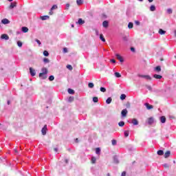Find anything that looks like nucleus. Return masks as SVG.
I'll use <instances>...</instances> for the list:
<instances>
[{
  "instance_id": "f257e3e1",
  "label": "nucleus",
  "mask_w": 176,
  "mask_h": 176,
  "mask_svg": "<svg viewBox=\"0 0 176 176\" xmlns=\"http://www.w3.org/2000/svg\"><path fill=\"white\" fill-rule=\"evenodd\" d=\"M42 72L40 73V76H42V75H44V78H47V69H46V67H43L41 69Z\"/></svg>"
},
{
  "instance_id": "f03ea898",
  "label": "nucleus",
  "mask_w": 176,
  "mask_h": 176,
  "mask_svg": "<svg viewBox=\"0 0 176 176\" xmlns=\"http://www.w3.org/2000/svg\"><path fill=\"white\" fill-rule=\"evenodd\" d=\"M129 113V111H127V109H124L121 111V115L122 118H126L127 116V113Z\"/></svg>"
},
{
  "instance_id": "7ed1b4c3",
  "label": "nucleus",
  "mask_w": 176,
  "mask_h": 176,
  "mask_svg": "<svg viewBox=\"0 0 176 176\" xmlns=\"http://www.w3.org/2000/svg\"><path fill=\"white\" fill-rule=\"evenodd\" d=\"M140 78H144L146 80H152V77L148 75H139Z\"/></svg>"
},
{
  "instance_id": "20e7f679",
  "label": "nucleus",
  "mask_w": 176,
  "mask_h": 176,
  "mask_svg": "<svg viewBox=\"0 0 176 176\" xmlns=\"http://www.w3.org/2000/svg\"><path fill=\"white\" fill-rule=\"evenodd\" d=\"M116 57L119 60L120 63H123V61H124V60L123 59V57H122L120 54H116Z\"/></svg>"
},
{
  "instance_id": "39448f33",
  "label": "nucleus",
  "mask_w": 176,
  "mask_h": 176,
  "mask_svg": "<svg viewBox=\"0 0 176 176\" xmlns=\"http://www.w3.org/2000/svg\"><path fill=\"white\" fill-rule=\"evenodd\" d=\"M47 130V126L45 125L41 130L43 135H46V131Z\"/></svg>"
},
{
  "instance_id": "423d86ee",
  "label": "nucleus",
  "mask_w": 176,
  "mask_h": 176,
  "mask_svg": "<svg viewBox=\"0 0 176 176\" xmlns=\"http://www.w3.org/2000/svg\"><path fill=\"white\" fill-rule=\"evenodd\" d=\"M30 72L32 76H35V75H36V73L35 72V69H32V67H30Z\"/></svg>"
},
{
  "instance_id": "0eeeda50",
  "label": "nucleus",
  "mask_w": 176,
  "mask_h": 176,
  "mask_svg": "<svg viewBox=\"0 0 176 176\" xmlns=\"http://www.w3.org/2000/svg\"><path fill=\"white\" fill-rule=\"evenodd\" d=\"M1 39H5V41H8L9 39V36L6 34H3L1 36Z\"/></svg>"
},
{
  "instance_id": "6e6552de",
  "label": "nucleus",
  "mask_w": 176,
  "mask_h": 176,
  "mask_svg": "<svg viewBox=\"0 0 176 176\" xmlns=\"http://www.w3.org/2000/svg\"><path fill=\"white\" fill-rule=\"evenodd\" d=\"M102 26H103L104 28H108V27H109V22H108V21H103V23H102Z\"/></svg>"
},
{
  "instance_id": "1a4fd4ad",
  "label": "nucleus",
  "mask_w": 176,
  "mask_h": 176,
  "mask_svg": "<svg viewBox=\"0 0 176 176\" xmlns=\"http://www.w3.org/2000/svg\"><path fill=\"white\" fill-rule=\"evenodd\" d=\"M144 105L146 107V109H153V106L149 103H145Z\"/></svg>"
},
{
  "instance_id": "9d476101",
  "label": "nucleus",
  "mask_w": 176,
  "mask_h": 176,
  "mask_svg": "<svg viewBox=\"0 0 176 176\" xmlns=\"http://www.w3.org/2000/svg\"><path fill=\"white\" fill-rule=\"evenodd\" d=\"M76 24H79L80 25H82L85 24V21L82 19H78V21L76 23Z\"/></svg>"
},
{
  "instance_id": "9b49d317",
  "label": "nucleus",
  "mask_w": 176,
  "mask_h": 176,
  "mask_svg": "<svg viewBox=\"0 0 176 176\" xmlns=\"http://www.w3.org/2000/svg\"><path fill=\"white\" fill-rule=\"evenodd\" d=\"M171 155V152L170 151H168L164 154L165 159H167V157H170V155Z\"/></svg>"
},
{
  "instance_id": "f8f14e48",
  "label": "nucleus",
  "mask_w": 176,
  "mask_h": 176,
  "mask_svg": "<svg viewBox=\"0 0 176 176\" xmlns=\"http://www.w3.org/2000/svg\"><path fill=\"white\" fill-rule=\"evenodd\" d=\"M16 6H17V3L16 2L11 3L10 6H9V8L13 9V8H16Z\"/></svg>"
},
{
  "instance_id": "ddd939ff",
  "label": "nucleus",
  "mask_w": 176,
  "mask_h": 176,
  "mask_svg": "<svg viewBox=\"0 0 176 176\" xmlns=\"http://www.w3.org/2000/svg\"><path fill=\"white\" fill-rule=\"evenodd\" d=\"M132 123L134 126H137V125H138V120H137V119H135V118H133Z\"/></svg>"
},
{
  "instance_id": "4468645a",
  "label": "nucleus",
  "mask_w": 176,
  "mask_h": 176,
  "mask_svg": "<svg viewBox=\"0 0 176 176\" xmlns=\"http://www.w3.org/2000/svg\"><path fill=\"white\" fill-rule=\"evenodd\" d=\"M158 34H160V35H164L166 34V30H163V29H160L158 31Z\"/></svg>"
},
{
  "instance_id": "2eb2a0df",
  "label": "nucleus",
  "mask_w": 176,
  "mask_h": 176,
  "mask_svg": "<svg viewBox=\"0 0 176 176\" xmlns=\"http://www.w3.org/2000/svg\"><path fill=\"white\" fill-rule=\"evenodd\" d=\"M161 123H166V116H162L160 117Z\"/></svg>"
},
{
  "instance_id": "dca6fc26",
  "label": "nucleus",
  "mask_w": 176,
  "mask_h": 176,
  "mask_svg": "<svg viewBox=\"0 0 176 176\" xmlns=\"http://www.w3.org/2000/svg\"><path fill=\"white\" fill-rule=\"evenodd\" d=\"M1 23L3 24H9L10 21H9L7 19H2Z\"/></svg>"
},
{
  "instance_id": "f3484780",
  "label": "nucleus",
  "mask_w": 176,
  "mask_h": 176,
  "mask_svg": "<svg viewBox=\"0 0 176 176\" xmlns=\"http://www.w3.org/2000/svg\"><path fill=\"white\" fill-rule=\"evenodd\" d=\"M153 78H155V79H162V76L159 74H154Z\"/></svg>"
},
{
  "instance_id": "a211bd4d",
  "label": "nucleus",
  "mask_w": 176,
  "mask_h": 176,
  "mask_svg": "<svg viewBox=\"0 0 176 176\" xmlns=\"http://www.w3.org/2000/svg\"><path fill=\"white\" fill-rule=\"evenodd\" d=\"M157 155H159V156H163V155H164V152L163 151V150H159L157 151Z\"/></svg>"
},
{
  "instance_id": "6ab92c4d",
  "label": "nucleus",
  "mask_w": 176,
  "mask_h": 176,
  "mask_svg": "<svg viewBox=\"0 0 176 176\" xmlns=\"http://www.w3.org/2000/svg\"><path fill=\"white\" fill-rule=\"evenodd\" d=\"M148 124H152L153 123V118L151 117L148 119Z\"/></svg>"
},
{
  "instance_id": "aec40b11",
  "label": "nucleus",
  "mask_w": 176,
  "mask_h": 176,
  "mask_svg": "<svg viewBox=\"0 0 176 176\" xmlns=\"http://www.w3.org/2000/svg\"><path fill=\"white\" fill-rule=\"evenodd\" d=\"M21 30L23 32H25V33L28 32V28L27 27H22Z\"/></svg>"
},
{
  "instance_id": "412c9836",
  "label": "nucleus",
  "mask_w": 176,
  "mask_h": 176,
  "mask_svg": "<svg viewBox=\"0 0 176 176\" xmlns=\"http://www.w3.org/2000/svg\"><path fill=\"white\" fill-rule=\"evenodd\" d=\"M114 75H115L116 78H122V74H120V73H119V72L114 73Z\"/></svg>"
},
{
  "instance_id": "4be33fe9",
  "label": "nucleus",
  "mask_w": 176,
  "mask_h": 176,
  "mask_svg": "<svg viewBox=\"0 0 176 176\" xmlns=\"http://www.w3.org/2000/svg\"><path fill=\"white\" fill-rule=\"evenodd\" d=\"M107 104H111L112 102V98L109 97L106 100Z\"/></svg>"
},
{
  "instance_id": "5701e85b",
  "label": "nucleus",
  "mask_w": 176,
  "mask_h": 176,
  "mask_svg": "<svg viewBox=\"0 0 176 176\" xmlns=\"http://www.w3.org/2000/svg\"><path fill=\"white\" fill-rule=\"evenodd\" d=\"M97 159L96 158V157H92L91 159V162L92 163V164H94L96 162Z\"/></svg>"
},
{
  "instance_id": "b1692460",
  "label": "nucleus",
  "mask_w": 176,
  "mask_h": 176,
  "mask_svg": "<svg viewBox=\"0 0 176 176\" xmlns=\"http://www.w3.org/2000/svg\"><path fill=\"white\" fill-rule=\"evenodd\" d=\"M120 98L122 100H126V94H121V96H120Z\"/></svg>"
},
{
  "instance_id": "393cba45",
  "label": "nucleus",
  "mask_w": 176,
  "mask_h": 176,
  "mask_svg": "<svg viewBox=\"0 0 176 176\" xmlns=\"http://www.w3.org/2000/svg\"><path fill=\"white\" fill-rule=\"evenodd\" d=\"M67 91H68L69 94H74V93H75V91H74V89H68Z\"/></svg>"
},
{
  "instance_id": "a878e982",
  "label": "nucleus",
  "mask_w": 176,
  "mask_h": 176,
  "mask_svg": "<svg viewBox=\"0 0 176 176\" xmlns=\"http://www.w3.org/2000/svg\"><path fill=\"white\" fill-rule=\"evenodd\" d=\"M40 19L41 20H47V19H49V16H47V15L43 16H41Z\"/></svg>"
},
{
  "instance_id": "bb28decb",
  "label": "nucleus",
  "mask_w": 176,
  "mask_h": 176,
  "mask_svg": "<svg viewBox=\"0 0 176 176\" xmlns=\"http://www.w3.org/2000/svg\"><path fill=\"white\" fill-rule=\"evenodd\" d=\"M150 10L151 12H155L156 10V7H155V6H151L150 7Z\"/></svg>"
},
{
  "instance_id": "cd10ccee",
  "label": "nucleus",
  "mask_w": 176,
  "mask_h": 176,
  "mask_svg": "<svg viewBox=\"0 0 176 176\" xmlns=\"http://www.w3.org/2000/svg\"><path fill=\"white\" fill-rule=\"evenodd\" d=\"M100 39L102 42H105V38H104V35L100 34Z\"/></svg>"
},
{
  "instance_id": "c85d7f7f",
  "label": "nucleus",
  "mask_w": 176,
  "mask_h": 176,
  "mask_svg": "<svg viewBox=\"0 0 176 176\" xmlns=\"http://www.w3.org/2000/svg\"><path fill=\"white\" fill-rule=\"evenodd\" d=\"M155 71H157V72H160V71H162V67H160V66H157L155 68Z\"/></svg>"
},
{
  "instance_id": "c756f323",
  "label": "nucleus",
  "mask_w": 176,
  "mask_h": 176,
  "mask_svg": "<svg viewBox=\"0 0 176 176\" xmlns=\"http://www.w3.org/2000/svg\"><path fill=\"white\" fill-rule=\"evenodd\" d=\"M133 27H134V25L133 24V23H131V22L129 23V24H128V28L131 29V28H133Z\"/></svg>"
},
{
  "instance_id": "7c9ffc66",
  "label": "nucleus",
  "mask_w": 176,
  "mask_h": 176,
  "mask_svg": "<svg viewBox=\"0 0 176 176\" xmlns=\"http://www.w3.org/2000/svg\"><path fill=\"white\" fill-rule=\"evenodd\" d=\"M88 87H89V89H93V87H94V84L93 82H89L88 84Z\"/></svg>"
},
{
  "instance_id": "2f4dec72",
  "label": "nucleus",
  "mask_w": 176,
  "mask_h": 176,
  "mask_svg": "<svg viewBox=\"0 0 176 176\" xmlns=\"http://www.w3.org/2000/svg\"><path fill=\"white\" fill-rule=\"evenodd\" d=\"M118 125L120 126V127H123V126H124V122L120 121V122L118 123Z\"/></svg>"
},
{
  "instance_id": "473e14b6",
  "label": "nucleus",
  "mask_w": 176,
  "mask_h": 176,
  "mask_svg": "<svg viewBox=\"0 0 176 176\" xmlns=\"http://www.w3.org/2000/svg\"><path fill=\"white\" fill-rule=\"evenodd\" d=\"M100 152H101V149H100V148H96V153L97 155H100Z\"/></svg>"
},
{
  "instance_id": "72a5a7b5",
  "label": "nucleus",
  "mask_w": 176,
  "mask_h": 176,
  "mask_svg": "<svg viewBox=\"0 0 176 176\" xmlns=\"http://www.w3.org/2000/svg\"><path fill=\"white\" fill-rule=\"evenodd\" d=\"M66 67L67 68V69H69V71H72L73 69L72 65H67Z\"/></svg>"
},
{
  "instance_id": "f704fd0d",
  "label": "nucleus",
  "mask_w": 176,
  "mask_h": 176,
  "mask_svg": "<svg viewBox=\"0 0 176 176\" xmlns=\"http://www.w3.org/2000/svg\"><path fill=\"white\" fill-rule=\"evenodd\" d=\"M43 55L45 56V57H47L49 56V52H47V50H45L43 52Z\"/></svg>"
},
{
  "instance_id": "c9c22d12",
  "label": "nucleus",
  "mask_w": 176,
  "mask_h": 176,
  "mask_svg": "<svg viewBox=\"0 0 176 176\" xmlns=\"http://www.w3.org/2000/svg\"><path fill=\"white\" fill-rule=\"evenodd\" d=\"M76 3H77V5H82V3H83V1L82 0H76Z\"/></svg>"
},
{
  "instance_id": "e433bc0d",
  "label": "nucleus",
  "mask_w": 176,
  "mask_h": 176,
  "mask_svg": "<svg viewBox=\"0 0 176 176\" xmlns=\"http://www.w3.org/2000/svg\"><path fill=\"white\" fill-rule=\"evenodd\" d=\"M125 107L126 108H130V107H131V104L130 103V102H127L125 104Z\"/></svg>"
},
{
  "instance_id": "4c0bfd02",
  "label": "nucleus",
  "mask_w": 176,
  "mask_h": 176,
  "mask_svg": "<svg viewBox=\"0 0 176 176\" xmlns=\"http://www.w3.org/2000/svg\"><path fill=\"white\" fill-rule=\"evenodd\" d=\"M130 134V132L129 131H124V137H128Z\"/></svg>"
},
{
  "instance_id": "58836bf2",
  "label": "nucleus",
  "mask_w": 176,
  "mask_h": 176,
  "mask_svg": "<svg viewBox=\"0 0 176 176\" xmlns=\"http://www.w3.org/2000/svg\"><path fill=\"white\" fill-rule=\"evenodd\" d=\"M50 60H49V59L47 58H45L43 59V62L45 63V64H47V63H50Z\"/></svg>"
},
{
  "instance_id": "ea45409f",
  "label": "nucleus",
  "mask_w": 176,
  "mask_h": 176,
  "mask_svg": "<svg viewBox=\"0 0 176 176\" xmlns=\"http://www.w3.org/2000/svg\"><path fill=\"white\" fill-rule=\"evenodd\" d=\"M94 102H98V97H94L93 98Z\"/></svg>"
},
{
  "instance_id": "a19ab883",
  "label": "nucleus",
  "mask_w": 176,
  "mask_h": 176,
  "mask_svg": "<svg viewBox=\"0 0 176 176\" xmlns=\"http://www.w3.org/2000/svg\"><path fill=\"white\" fill-rule=\"evenodd\" d=\"M49 80H50V82L54 80V76H50L49 77Z\"/></svg>"
},
{
  "instance_id": "79ce46f5",
  "label": "nucleus",
  "mask_w": 176,
  "mask_h": 176,
  "mask_svg": "<svg viewBox=\"0 0 176 176\" xmlns=\"http://www.w3.org/2000/svg\"><path fill=\"white\" fill-rule=\"evenodd\" d=\"M100 91H102V93H105V91H107V89H105L104 87H100Z\"/></svg>"
},
{
  "instance_id": "37998d69",
  "label": "nucleus",
  "mask_w": 176,
  "mask_h": 176,
  "mask_svg": "<svg viewBox=\"0 0 176 176\" xmlns=\"http://www.w3.org/2000/svg\"><path fill=\"white\" fill-rule=\"evenodd\" d=\"M167 13H168V14H171V13H173V10L171 8H168L167 10Z\"/></svg>"
},
{
  "instance_id": "c03bdc74",
  "label": "nucleus",
  "mask_w": 176,
  "mask_h": 176,
  "mask_svg": "<svg viewBox=\"0 0 176 176\" xmlns=\"http://www.w3.org/2000/svg\"><path fill=\"white\" fill-rule=\"evenodd\" d=\"M57 5H54L52 7V8H51V10H56V9H57Z\"/></svg>"
},
{
  "instance_id": "a18cd8bd",
  "label": "nucleus",
  "mask_w": 176,
  "mask_h": 176,
  "mask_svg": "<svg viewBox=\"0 0 176 176\" xmlns=\"http://www.w3.org/2000/svg\"><path fill=\"white\" fill-rule=\"evenodd\" d=\"M17 45H18L19 47H21V46H23V43H21V41H18Z\"/></svg>"
},
{
  "instance_id": "49530a36",
  "label": "nucleus",
  "mask_w": 176,
  "mask_h": 176,
  "mask_svg": "<svg viewBox=\"0 0 176 176\" xmlns=\"http://www.w3.org/2000/svg\"><path fill=\"white\" fill-rule=\"evenodd\" d=\"M111 144H112V145H116V144H117L116 140H111Z\"/></svg>"
},
{
  "instance_id": "de8ad7c7",
  "label": "nucleus",
  "mask_w": 176,
  "mask_h": 176,
  "mask_svg": "<svg viewBox=\"0 0 176 176\" xmlns=\"http://www.w3.org/2000/svg\"><path fill=\"white\" fill-rule=\"evenodd\" d=\"M164 167L165 168H170V166H168V164H164Z\"/></svg>"
},
{
  "instance_id": "09e8293b",
  "label": "nucleus",
  "mask_w": 176,
  "mask_h": 176,
  "mask_svg": "<svg viewBox=\"0 0 176 176\" xmlns=\"http://www.w3.org/2000/svg\"><path fill=\"white\" fill-rule=\"evenodd\" d=\"M63 53H68V49L67 47L63 48Z\"/></svg>"
},
{
  "instance_id": "8fccbe9b",
  "label": "nucleus",
  "mask_w": 176,
  "mask_h": 176,
  "mask_svg": "<svg viewBox=\"0 0 176 176\" xmlns=\"http://www.w3.org/2000/svg\"><path fill=\"white\" fill-rule=\"evenodd\" d=\"M39 78H41V79H46L47 78H45V75H41L40 76V74L38 75Z\"/></svg>"
},
{
  "instance_id": "3c124183",
  "label": "nucleus",
  "mask_w": 176,
  "mask_h": 176,
  "mask_svg": "<svg viewBox=\"0 0 176 176\" xmlns=\"http://www.w3.org/2000/svg\"><path fill=\"white\" fill-rule=\"evenodd\" d=\"M36 42L38 43V45H41V41L36 39Z\"/></svg>"
},
{
  "instance_id": "603ef678",
  "label": "nucleus",
  "mask_w": 176,
  "mask_h": 176,
  "mask_svg": "<svg viewBox=\"0 0 176 176\" xmlns=\"http://www.w3.org/2000/svg\"><path fill=\"white\" fill-rule=\"evenodd\" d=\"M135 23L136 24V25H140V21H135Z\"/></svg>"
},
{
  "instance_id": "864d4df0",
  "label": "nucleus",
  "mask_w": 176,
  "mask_h": 176,
  "mask_svg": "<svg viewBox=\"0 0 176 176\" xmlns=\"http://www.w3.org/2000/svg\"><path fill=\"white\" fill-rule=\"evenodd\" d=\"M111 63H113V64H115V63H116V60L115 59H111Z\"/></svg>"
},
{
  "instance_id": "5fc2aeb1",
  "label": "nucleus",
  "mask_w": 176,
  "mask_h": 176,
  "mask_svg": "<svg viewBox=\"0 0 176 176\" xmlns=\"http://www.w3.org/2000/svg\"><path fill=\"white\" fill-rule=\"evenodd\" d=\"M74 100V97H70L69 98V101H73Z\"/></svg>"
},
{
  "instance_id": "6e6d98bb",
  "label": "nucleus",
  "mask_w": 176,
  "mask_h": 176,
  "mask_svg": "<svg viewBox=\"0 0 176 176\" xmlns=\"http://www.w3.org/2000/svg\"><path fill=\"white\" fill-rule=\"evenodd\" d=\"M131 50L133 52H135V48H134V47H131Z\"/></svg>"
},
{
  "instance_id": "4d7b16f0",
  "label": "nucleus",
  "mask_w": 176,
  "mask_h": 176,
  "mask_svg": "<svg viewBox=\"0 0 176 176\" xmlns=\"http://www.w3.org/2000/svg\"><path fill=\"white\" fill-rule=\"evenodd\" d=\"M121 176H126V172H122Z\"/></svg>"
},
{
  "instance_id": "13d9d810",
  "label": "nucleus",
  "mask_w": 176,
  "mask_h": 176,
  "mask_svg": "<svg viewBox=\"0 0 176 176\" xmlns=\"http://www.w3.org/2000/svg\"><path fill=\"white\" fill-rule=\"evenodd\" d=\"M50 14L52 16V14H53V10H50Z\"/></svg>"
},
{
  "instance_id": "bf43d9fd",
  "label": "nucleus",
  "mask_w": 176,
  "mask_h": 176,
  "mask_svg": "<svg viewBox=\"0 0 176 176\" xmlns=\"http://www.w3.org/2000/svg\"><path fill=\"white\" fill-rule=\"evenodd\" d=\"M14 152H15V153H19V151H17L16 148L14 149Z\"/></svg>"
},
{
  "instance_id": "052dcab7",
  "label": "nucleus",
  "mask_w": 176,
  "mask_h": 176,
  "mask_svg": "<svg viewBox=\"0 0 176 176\" xmlns=\"http://www.w3.org/2000/svg\"><path fill=\"white\" fill-rule=\"evenodd\" d=\"M76 142H79V140L78 138L76 139Z\"/></svg>"
},
{
  "instance_id": "680f3d73",
  "label": "nucleus",
  "mask_w": 176,
  "mask_h": 176,
  "mask_svg": "<svg viewBox=\"0 0 176 176\" xmlns=\"http://www.w3.org/2000/svg\"><path fill=\"white\" fill-rule=\"evenodd\" d=\"M54 151H55V152H57L58 151L57 148H54Z\"/></svg>"
},
{
  "instance_id": "e2e57ef3",
  "label": "nucleus",
  "mask_w": 176,
  "mask_h": 176,
  "mask_svg": "<svg viewBox=\"0 0 176 176\" xmlns=\"http://www.w3.org/2000/svg\"><path fill=\"white\" fill-rule=\"evenodd\" d=\"M66 6H67V8H69V4H66Z\"/></svg>"
},
{
  "instance_id": "0e129e2a",
  "label": "nucleus",
  "mask_w": 176,
  "mask_h": 176,
  "mask_svg": "<svg viewBox=\"0 0 176 176\" xmlns=\"http://www.w3.org/2000/svg\"><path fill=\"white\" fill-rule=\"evenodd\" d=\"M175 36H176V30L174 31Z\"/></svg>"
},
{
  "instance_id": "69168bd1",
  "label": "nucleus",
  "mask_w": 176,
  "mask_h": 176,
  "mask_svg": "<svg viewBox=\"0 0 176 176\" xmlns=\"http://www.w3.org/2000/svg\"><path fill=\"white\" fill-rule=\"evenodd\" d=\"M124 41H127V38L126 37H124Z\"/></svg>"
},
{
  "instance_id": "338daca9",
  "label": "nucleus",
  "mask_w": 176,
  "mask_h": 176,
  "mask_svg": "<svg viewBox=\"0 0 176 176\" xmlns=\"http://www.w3.org/2000/svg\"><path fill=\"white\" fill-rule=\"evenodd\" d=\"M148 2H153V0H148Z\"/></svg>"
},
{
  "instance_id": "774afa93",
  "label": "nucleus",
  "mask_w": 176,
  "mask_h": 176,
  "mask_svg": "<svg viewBox=\"0 0 176 176\" xmlns=\"http://www.w3.org/2000/svg\"><path fill=\"white\" fill-rule=\"evenodd\" d=\"M65 163H68V160H65Z\"/></svg>"
}]
</instances>
